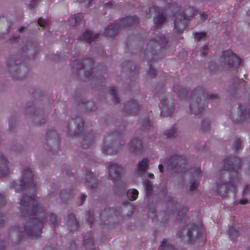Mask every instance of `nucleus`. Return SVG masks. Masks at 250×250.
I'll return each instance as SVG.
<instances>
[{
  "label": "nucleus",
  "mask_w": 250,
  "mask_h": 250,
  "mask_svg": "<svg viewBox=\"0 0 250 250\" xmlns=\"http://www.w3.org/2000/svg\"><path fill=\"white\" fill-rule=\"evenodd\" d=\"M236 182L235 180H233L232 181L231 179L228 182L227 181L224 183H222L221 184H218L217 190L218 192L220 194L226 193L229 191H231L232 189L234 188Z\"/></svg>",
  "instance_id": "13"
},
{
  "label": "nucleus",
  "mask_w": 250,
  "mask_h": 250,
  "mask_svg": "<svg viewBox=\"0 0 250 250\" xmlns=\"http://www.w3.org/2000/svg\"><path fill=\"white\" fill-rule=\"evenodd\" d=\"M93 213L89 212L87 215L86 217V221L88 223L92 224L93 223Z\"/></svg>",
  "instance_id": "42"
},
{
  "label": "nucleus",
  "mask_w": 250,
  "mask_h": 250,
  "mask_svg": "<svg viewBox=\"0 0 250 250\" xmlns=\"http://www.w3.org/2000/svg\"><path fill=\"white\" fill-rule=\"evenodd\" d=\"M160 107L162 109L161 115L163 117L165 116V114L168 115L171 114L173 108L172 106L169 105V101L167 99H164L161 101Z\"/></svg>",
  "instance_id": "20"
},
{
  "label": "nucleus",
  "mask_w": 250,
  "mask_h": 250,
  "mask_svg": "<svg viewBox=\"0 0 250 250\" xmlns=\"http://www.w3.org/2000/svg\"><path fill=\"white\" fill-rule=\"evenodd\" d=\"M23 178L24 188L30 190L31 191L33 190L35 184L33 182L32 175L29 169L24 170Z\"/></svg>",
  "instance_id": "12"
},
{
  "label": "nucleus",
  "mask_w": 250,
  "mask_h": 250,
  "mask_svg": "<svg viewBox=\"0 0 250 250\" xmlns=\"http://www.w3.org/2000/svg\"><path fill=\"white\" fill-rule=\"evenodd\" d=\"M88 74H87V73L86 72H84V75L86 76V77H88L90 74V72L89 71H88L87 72Z\"/></svg>",
  "instance_id": "60"
},
{
  "label": "nucleus",
  "mask_w": 250,
  "mask_h": 250,
  "mask_svg": "<svg viewBox=\"0 0 250 250\" xmlns=\"http://www.w3.org/2000/svg\"><path fill=\"white\" fill-rule=\"evenodd\" d=\"M208 48L207 46H203L201 49L202 55H206L208 53Z\"/></svg>",
  "instance_id": "44"
},
{
  "label": "nucleus",
  "mask_w": 250,
  "mask_h": 250,
  "mask_svg": "<svg viewBox=\"0 0 250 250\" xmlns=\"http://www.w3.org/2000/svg\"><path fill=\"white\" fill-rule=\"evenodd\" d=\"M114 4L115 3L114 1H109L106 4V7L108 8H113L114 6Z\"/></svg>",
  "instance_id": "48"
},
{
  "label": "nucleus",
  "mask_w": 250,
  "mask_h": 250,
  "mask_svg": "<svg viewBox=\"0 0 250 250\" xmlns=\"http://www.w3.org/2000/svg\"><path fill=\"white\" fill-rule=\"evenodd\" d=\"M143 127L144 129H147L149 126V121L148 119H145L142 122Z\"/></svg>",
  "instance_id": "40"
},
{
  "label": "nucleus",
  "mask_w": 250,
  "mask_h": 250,
  "mask_svg": "<svg viewBox=\"0 0 250 250\" xmlns=\"http://www.w3.org/2000/svg\"><path fill=\"white\" fill-rule=\"evenodd\" d=\"M84 123L79 119L76 118L72 120L68 127L69 132H72L74 135H78L83 129Z\"/></svg>",
  "instance_id": "11"
},
{
  "label": "nucleus",
  "mask_w": 250,
  "mask_h": 250,
  "mask_svg": "<svg viewBox=\"0 0 250 250\" xmlns=\"http://www.w3.org/2000/svg\"><path fill=\"white\" fill-rule=\"evenodd\" d=\"M15 64L14 62H10L9 71H10V72L11 74V75L13 76V77L14 78H15V79H16L17 78L16 74H15V72H16L18 70V69L21 68V67H17V68H14V67L15 66Z\"/></svg>",
  "instance_id": "29"
},
{
  "label": "nucleus",
  "mask_w": 250,
  "mask_h": 250,
  "mask_svg": "<svg viewBox=\"0 0 250 250\" xmlns=\"http://www.w3.org/2000/svg\"><path fill=\"white\" fill-rule=\"evenodd\" d=\"M247 15L249 17V18L248 19V24L250 26V10L247 12Z\"/></svg>",
  "instance_id": "55"
},
{
  "label": "nucleus",
  "mask_w": 250,
  "mask_h": 250,
  "mask_svg": "<svg viewBox=\"0 0 250 250\" xmlns=\"http://www.w3.org/2000/svg\"><path fill=\"white\" fill-rule=\"evenodd\" d=\"M61 198L63 201H66L69 197L68 194L65 191H62L61 193Z\"/></svg>",
  "instance_id": "39"
},
{
  "label": "nucleus",
  "mask_w": 250,
  "mask_h": 250,
  "mask_svg": "<svg viewBox=\"0 0 250 250\" xmlns=\"http://www.w3.org/2000/svg\"><path fill=\"white\" fill-rule=\"evenodd\" d=\"M207 34L204 32H200L195 33L194 38L198 41L205 40L206 38Z\"/></svg>",
  "instance_id": "28"
},
{
  "label": "nucleus",
  "mask_w": 250,
  "mask_h": 250,
  "mask_svg": "<svg viewBox=\"0 0 250 250\" xmlns=\"http://www.w3.org/2000/svg\"><path fill=\"white\" fill-rule=\"evenodd\" d=\"M195 10L192 7L187 9L184 15H179L176 17L174 21L175 32H180L185 27L186 21L189 20L190 18L194 14Z\"/></svg>",
  "instance_id": "6"
},
{
  "label": "nucleus",
  "mask_w": 250,
  "mask_h": 250,
  "mask_svg": "<svg viewBox=\"0 0 250 250\" xmlns=\"http://www.w3.org/2000/svg\"><path fill=\"white\" fill-rule=\"evenodd\" d=\"M187 210L186 208H183L180 210H177L176 213L179 217L178 219H180L181 216H184L186 214Z\"/></svg>",
  "instance_id": "35"
},
{
  "label": "nucleus",
  "mask_w": 250,
  "mask_h": 250,
  "mask_svg": "<svg viewBox=\"0 0 250 250\" xmlns=\"http://www.w3.org/2000/svg\"><path fill=\"white\" fill-rule=\"evenodd\" d=\"M88 143V140L87 139H85L84 141H83V147L85 148V149H86L87 148V146H85L87 143Z\"/></svg>",
  "instance_id": "52"
},
{
  "label": "nucleus",
  "mask_w": 250,
  "mask_h": 250,
  "mask_svg": "<svg viewBox=\"0 0 250 250\" xmlns=\"http://www.w3.org/2000/svg\"><path fill=\"white\" fill-rule=\"evenodd\" d=\"M101 219L102 221H104V212H102L101 213Z\"/></svg>",
  "instance_id": "59"
},
{
  "label": "nucleus",
  "mask_w": 250,
  "mask_h": 250,
  "mask_svg": "<svg viewBox=\"0 0 250 250\" xmlns=\"http://www.w3.org/2000/svg\"><path fill=\"white\" fill-rule=\"evenodd\" d=\"M249 191V186H246L245 187L244 189V193H246Z\"/></svg>",
  "instance_id": "54"
},
{
  "label": "nucleus",
  "mask_w": 250,
  "mask_h": 250,
  "mask_svg": "<svg viewBox=\"0 0 250 250\" xmlns=\"http://www.w3.org/2000/svg\"><path fill=\"white\" fill-rule=\"evenodd\" d=\"M139 109L138 103L134 100L128 102L125 106V112L128 113L129 115L135 116Z\"/></svg>",
  "instance_id": "16"
},
{
  "label": "nucleus",
  "mask_w": 250,
  "mask_h": 250,
  "mask_svg": "<svg viewBox=\"0 0 250 250\" xmlns=\"http://www.w3.org/2000/svg\"><path fill=\"white\" fill-rule=\"evenodd\" d=\"M37 24L40 27H45L47 24V21L42 18L39 19Z\"/></svg>",
  "instance_id": "38"
},
{
  "label": "nucleus",
  "mask_w": 250,
  "mask_h": 250,
  "mask_svg": "<svg viewBox=\"0 0 250 250\" xmlns=\"http://www.w3.org/2000/svg\"><path fill=\"white\" fill-rule=\"evenodd\" d=\"M249 170L250 172V167L249 168Z\"/></svg>",
  "instance_id": "64"
},
{
  "label": "nucleus",
  "mask_w": 250,
  "mask_h": 250,
  "mask_svg": "<svg viewBox=\"0 0 250 250\" xmlns=\"http://www.w3.org/2000/svg\"><path fill=\"white\" fill-rule=\"evenodd\" d=\"M177 235L179 238H184L185 237L184 232L182 230H179L178 231Z\"/></svg>",
  "instance_id": "45"
},
{
  "label": "nucleus",
  "mask_w": 250,
  "mask_h": 250,
  "mask_svg": "<svg viewBox=\"0 0 250 250\" xmlns=\"http://www.w3.org/2000/svg\"><path fill=\"white\" fill-rule=\"evenodd\" d=\"M202 126H203V127L205 128L204 129V131H206V129H208V127H209V125H208V121H204L203 122Z\"/></svg>",
  "instance_id": "46"
},
{
  "label": "nucleus",
  "mask_w": 250,
  "mask_h": 250,
  "mask_svg": "<svg viewBox=\"0 0 250 250\" xmlns=\"http://www.w3.org/2000/svg\"><path fill=\"white\" fill-rule=\"evenodd\" d=\"M200 168H194L190 170L189 173L191 174V179L192 181L190 182L189 189L192 191L195 190L199 185V180L201 177Z\"/></svg>",
  "instance_id": "10"
},
{
  "label": "nucleus",
  "mask_w": 250,
  "mask_h": 250,
  "mask_svg": "<svg viewBox=\"0 0 250 250\" xmlns=\"http://www.w3.org/2000/svg\"><path fill=\"white\" fill-rule=\"evenodd\" d=\"M86 195H85V194H82L81 196V198L82 202H83L84 201H85L86 199Z\"/></svg>",
  "instance_id": "56"
},
{
  "label": "nucleus",
  "mask_w": 250,
  "mask_h": 250,
  "mask_svg": "<svg viewBox=\"0 0 250 250\" xmlns=\"http://www.w3.org/2000/svg\"><path fill=\"white\" fill-rule=\"evenodd\" d=\"M186 161L180 156L171 157L167 163V167L175 172H183L186 168Z\"/></svg>",
  "instance_id": "7"
},
{
  "label": "nucleus",
  "mask_w": 250,
  "mask_h": 250,
  "mask_svg": "<svg viewBox=\"0 0 250 250\" xmlns=\"http://www.w3.org/2000/svg\"><path fill=\"white\" fill-rule=\"evenodd\" d=\"M94 61L92 59H85L83 63L80 62V60H75L73 65V67L74 69L81 70L82 69L87 70L91 69L92 65L93 64Z\"/></svg>",
  "instance_id": "14"
},
{
  "label": "nucleus",
  "mask_w": 250,
  "mask_h": 250,
  "mask_svg": "<svg viewBox=\"0 0 250 250\" xmlns=\"http://www.w3.org/2000/svg\"><path fill=\"white\" fill-rule=\"evenodd\" d=\"M217 96L214 94H208L207 96L208 99H215L217 98Z\"/></svg>",
  "instance_id": "47"
},
{
  "label": "nucleus",
  "mask_w": 250,
  "mask_h": 250,
  "mask_svg": "<svg viewBox=\"0 0 250 250\" xmlns=\"http://www.w3.org/2000/svg\"><path fill=\"white\" fill-rule=\"evenodd\" d=\"M207 15L205 13L200 14L201 20H202L203 21H205L207 20Z\"/></svg>",
  "instance_id": "49"
},
{
  "label": "nucleus",
  "mask_w": 250,
  "mask_h": 250,
  "mask_svg": "<svg viewBox=\"0 0 250 250\" xmlns=\"http://www.w3.org/2000/svg\"><path fill=\"white\" fill-rule=\"evenodd\" d=\"M149 74L150 75H154L155 74V70L152 69L151 67H150Z\"/></svg>",
  "instance_id": "51"
},
{
  "label": "nucleus",
  "mask_w": 250,
  "mask_h": 250,
  "mask_svg": "<svg viewBox=\"0 0 250 250\" xmlns=\"http://www.w3.org/2000/svg\"><path fill=\"white\" fill-rule=\"evenodd\" d=\"M198 98H197V102H192L190 105L191 111L195 114L200 113L203 110L204 105L202 102L200 100V103L197 102Z\"/></svg>",
  "instance_id": "23"
},
{
  "label": "nucleus",
  "mask_w": 250,
  "mask_h": 250,
  "mask_svg": "<svg viewBox=\"0 0 250 250\" xmlns=\"http://www.w3.org/2000/svg\"><path fill=\"white\" fill-rule=\"evenodd\" d=\"M138 18L136 16L126 17L122 19L118 23L115 22L114 24L109 25L105 30V35L109 37H113L118 33V30L121 27H124L127 25H131L138 22Z\"/></svg>",
  "instance_id": "3"
},
{
  "label": "nucleus",
  "mask_w": 250,
  "mask_h": 250,
  "mask_svg": "<svg viewBox=\"0 0 250 250\" xmlns=\"http://www.w3.org/2000/svg\"><path fill=\"white\" fill-rule=\"evenodd\" d=\"M50 220L52 224L54 225H58L59 224V221L57 219V216L54 214H51Z\"/></svg>",
  "instance_id": "34"
},
{
  "label": "nucleus",
  "mask_w": 250,
  "mask_h": 250,
  "mask_svg": "<svg viewBox=\"0 0 250 250\" xmlns=\"http://www.w3.org/2000/svg\"><path fill=\"white\" fill-rule=\"evenodd\" d=\"M176 130L175 128H170V129L167 130L166 132V135L168 137H174L176 134Z\"/></svg>",
  "instance_id": "32"
},
{
  "label": "nucleus",
  "mask_w": 250,
  "mask_h": 250,
  "mask_svg": "<svg viewBox=\"0 0 250 250\" xmlns=\"http://www.w3.org/2000/svg\"><path fill=\"white\" fill-rule=\"evenodd\" d=\"M149 160L146 158L139 161L137 167V172L145 173L149 167Z\"/></svg>",
  "instance_id": "22"
},
{
  "label": "nucleus",
  "mask_w": 250,
  "mask_h": 250,
  "mask_svg": "<svg viewBox=\"0 0 250 250\" xmlns=\"http://www.w3.org/2000/svg\"><path fill=\"white\" fill-rule=\"evenodd\" d=\"M138 191L135 189H130L127 192V196L130 201H135L138 198Z\"/></svg>",
  "instance_id": "24"
},
{
  "label": "nucleus",
  "mask_w": 250,
  "mask_h": 250,
  "mask_svg": "<svg viewBox=\"0 0 250 250\" xmlns=\"http://www.w3.org/2000/svg\"><path fill=\"white\" fill-rule=\"evenodd\" d=\"M240 204L244 205L248 204V201L247 199H241L239 201Z\"/></svg>",
  "instance_id": "50"
},
{
  "label": "nucleus",
  "mask_w": 250,
  "mask_h": 250,
  "mask_svg": "<svg viewBox=\"0 0 250 250\" xmlns=\"http://www.w3.org/2000/svg\"><path fill=\"white\" fill-rule=\"evenodd\" d=\"M30 0V1H31V2H35L37 0Z\"/></svg>",
  "instance_id": "63"
},
{
  "label": "nucleus",
  "mask_w": 250,
  "mask_h": 250,
  "mask_svg": "<svg viewBox=\"0 0 250 250\" xmlns=\"http://www.w3.org/2000/svg\"><path fill=\"white\" fill-rule=\"evenodd\" d=\"M41 207L35 197H25L21 202V211L24 216H35L30 217L31 224H27L24 228H16V231L21 233V235L31 236L32 239L39 237L41 234V227L43 221Z\"/></svg>",
  "instance_id": "1"
},
{
  "label": "nucleus",
  "mask_w": 250,
  "mask_h": 250,
  "mask_svg": "<svg viewBox=\"0 0 250 250\" xmlns=\"http://www.w3.org/2000/svg\"><path fill=\"white\" fill-rule=\"evenodd\" d=\"M93 239L90 235H85L83 239V243L86 246H91L93 244Z\"/></svg>",
  "instance_id": "27"
},
{
  "label": "nucleus",
  "mask_w": 250,
  "mask_h": 250,
  "mask_svg": "<svg viewBox=\"0 0 250 250\" xmlns=\"http://www.w3.org/2000/svg\"><path fill=\"white\" fill-rule=\"evenodd\" d=\"M160 250H174V249L172 245L167 241L164 240L162 242Z\"/></svg>",
  "instance_id": "26"
},
{
  "label": "nucleus",
  "mask_w": 250,
  "mask_h": 250,
  "mask_svg": "<svg viewBox=\"0 0 250 250\" xmlns=\"http://www.w3.org/2000/svg\"><path fill=\"white\" fill-rule=\"evenodd\" d=\"M85 7H88L93 0H80Z\"/></svg>",
  "instance_id": "41"
},
{
  "label": "nucleus",
  "mask_w": 250,
  "mask_h": 250,
  "mask_svg": "<svg viewBox=\"0 0 250 250\" xmlns=\"http://www.w3.org/2000/svg\"><path fill=\"white\" fill-rule=\"evenodd\" d=\"M146 188L148 192H150L151 190V185L148 181L146 182Z\"/></svg>",
  "instance_id": "43"
},
{
  "label": "nucleus",
  "mask_w": 250,
  "mask_h": 250,
  "mask_svg": "<svg viewBox=\"0 0 250 250\" xmlns=\"http://www.w3.org/2000/svg\"><path fill=\"white\" fill-rule=\"evenodd\" d=\"M158 219L163 223H166L168 220V217L165 212H162Z\"/></svg>",
  "instance_id": "33"
},
{
  "label": "nucleus",
  "mask_w": 250,
  "mask_h": 250,
  "mask_svg": "<svg viewBox=\"0 0 250 250\" xmlns=\"http://www.w3.org/2000/svg\"><path fill=\"white\" fill-rule=\"evenodd\" d=\"M158 168L160 172H163L164 170V167L162 164H159L158 166Z\"/></svg>",
  "instance_id": "53"
},
{
  "label": "nucleus",
  "mask_w": 250,
  "mask_h": 250,
  "mask_svg": "<svg viewBox=\"0 0 250 250\" xmlns=\"http://www.w3.org/2000/svg\"><path fill=\"white\" fill-rule=\"evenodd\" d=\"M241 161L239 158L232 157L226 160L224 162L225 171L223 173V178L226 179L229 174L227 170L235 171L241 166Z\"/></svg>",
  "instance_id": "8"
},
{
  "label": "nucleus",
  "mask_w": 250,
  "mask_h": 250,
  "mask_svg": "<svg viewBox=\"0 0 250 250\" xmlns=\"http://www.w3.org/2000/svg\"><path fill=\"white\" fill-rule=\"evenodd\" d=\"M128 148L130 151L136 154L140 153L143 148L142 142L140 140L134 138L130 141Z\"/></svg>",
  "instance_id": "17"
},
{
  "label": "nucleus",
  "mask_w": 250,
  "mask_h": 250,
  "mask_svg": "<svg viewBox=\"0 0 250 250\" xmlns=\"http://www.w3.org/2000/svg\"><path fill=\"white\" fill-rule=\"evenodd\" d=\"M98 37V34H94L90 31L86 30L82 35L79 37L78 39L80 41H85L88 43H91L92 41L96 40Z\"/></svg>",
  "instance_id": "18"
},
{
  "label": "nucleus",
  "mask_w": 250,
  "mask_h": 250,
  "mask_svg": "<svg viewBox=\"0 0 250 250\" xmlns=\"http://www.w3.org/2000/svg\"><path fill=\"white\" fill-rule=\"evenodd\" d=\"M2 162L3 164H6V163L7 162V160L4 158H2Z\"/></svg>",
  "instance_id": "58"
},
{
  "label": "nucleus",
  "mask_w": 250,
  "mask_h": 250,
  "mask_svg": "<svg viewBox=\"0 0 250 250\" xmlns=\"http://www.w3.org/2000/svg\"><path fill=\"white\" fill-rule=\"evenodd\" d=\"M87 104H88V106H91L92 104H93V103H91V102H89L87 103Z\"/></svg>",
  "instance_id": "61"
},
{
  "label": "nucleus",
  "mask_w": 250,
  "mask_h": 250,
  "mask_svg": "<svg viewBox=\"0 0 250 250\" xmlns=\"http://www.w3.org/2000/svg\"><path fill=\"white\" fill-rule=\"evenodd\" d=\"M167 43V41L165 37L158 36L156 33L153 34L151 40L147 45L145 58L148 61L162 59L163 56L160 54L161 47H164Z\"/></svg>",
  "instance_id": "2"
},
{
  "label": "nucleus",
  "mask_w": 250,
  "mask_h": 250,
  "mask_svg": "<svg viewBox=\"0 0 250 250\" xmlns=\"http://www.w3.org/2000/svg\"><path fill=\"white\" fill-rule=\"evenodd\" d=\"M229 235L233 239L238 235V231L234 228L231 227L229 229Z\"/></svg>",
  "instance_id": "31"
},
{
  "label": "nucleus",
  "mask_w": 250,
  "mask_h": 250,
  "mask_svg": "<svg viewBox=\"0 0 250 250\" xmlns=\"http://www.w3.org/2000/svg\"><path fill=\"white\" fill-rule=\"evenodd\" d=\"M85 180V184L87 188H94L97 187V180L93 177L91 171H87Z\"/></svg>",
  "instance_id": "21"
},
{
  "label": "nucleus",
  "mask_w": 250,
  "mask_h": 250,
  "mask_svg": "<svg viewBox=\"0 0 250 250\" xmlns=\"http://www.w3.org/2000/svg\"><path fill=\"white\" fill-rule=\"evenodd\" d=\"M202 230L199 229L194 224H189L187 226L186 230V240L189 243L194 244L199 243L202 237Z\"/></svg>",
  "instance_id": "5"
},
{
  "label": "nucleus",
  "mask_w": 250,
  "mask_h": 250,
  "mask_svg": "<svg viewBox=\"0 0 250 250\" xmlns=\"http://www.w3.org/2000/svg\"><path fill=\"white\" fill-rule=\"evenodd\" d=\"M240 107L241 114L239 116V118L237 119V120L238 122H241V121H243L246 117V114L245 113V112H244L242 111V109L241 108L242 106H240Z\"/></svg>",
  "instance_id": "37"
},
{
  "label": "nucleus",
  "mask_w": 250,
  "mask_h": 250,
  "mask_svg": "<svg viewBox=\"0 0 250 250\" xmlns=\"http://www.w3.org/2000/svg\"><path fill=\"white\" fill-rule=\"evenodd\" d=\"M110 94L113 96L112 100L113 102L116 103L119 102V98L117 97V89L115 87H111L109 89Z\"/></svg>",
  "instance_id": "25"
},
{
  "label": "nucleus",
  "mask_w": 250,
  "mask_h": 250,
  "mask_svg": "<svg viewBox=\"0 0 250 250\" xmlns=\"http://www.w3.org/2000/svg\"><path fill=\"white\" fill-rule=\"evenodd\" d=\"M248 115H249V117L250 118V109L248 111Z\"/></svg>",
  "instance_id": "62"
},
{
  "label": "nucleus",
  "mask_w": 250,
  "mask_h": 250,
  "mask_svg": "<svg viewBox=\"0 0 250 250\" xmlns=\"http://www.w3.org/2000/svg\"><path fill=\"white\" fill-rule=\"evenodd\" d=\"M222 59L225 65L238 66L240 64V60L235 54L230 50L224 52Z\"/></svg>",
  "instance_id": "9"
},
{
  "label": "nucleus",
  "mask_w": 250,
  "mask_h": 250,
  "mask_svg": "<svg viewBox=\"0 0 250 250\" xmlns=\"http://www.w3.org/2000/svg\"><path fill=\"white\" fill-rule=\"evenodd\" d=\"M114 137L108 136L104 140L102 147V152L106 155H115L120 149L121 143L116 141L113 143Z\"/></svg>",
  "instance_id": "4"
},
{
  "label": "nucleus",
  "mask_w": 250,
  "mask_h": 250,
  "mask_svg": "<svg viewBox=\"0 0 250 250\" xmlns=\"http://www.w3.org/2000/svg\"><path fill=\"white\" fill-rule=\"evenodd\" d=\"M158 12V16L156 20L155 21L156 25H160L162 24L165 20V16L163 13H160L159 8L158 7H152L149 9V12L152 15L153 13H156ZM152 15H150L149 17H151Z\"/></svg>",
  "instance_id": "19"
},
{
  "label": "nucleus",
  "mask_w": 250,
  "mask_h": 250,
  "mask_svg": "<svg viewBox=\"0 0 250 250\" xmlns=\"http://www.w3.org/2000/svg\"><path fill=\"white\" fill-rule=\"evenodd\" d=\"M233 147L236 151L242 149V141L240 139H236L233 144Z\"/></svg>",
  "instance_id": "30"
},
{
  "label": "nucleus",
  "mask_w": 250,
  "mask_h": 250,
  "mask_svg": "<svg viewBox=\"0 0 250 250\" xmlns=\"http://www.w3.org/2000/svg\"><path fill=\"white\" fill-rule=\"evenodd\" d=\"M147 176L150 179H153L154 178V175L152 173H147Z\"/></svg>",
  "instance_id": "57"
},
{
  "label": "nucleus",
  "mask_w": 250,
  "mask_h": 250,
  "mask_svg": "<svg viewBox=\"0 0 250 250\" xmlns=\"http://www.w3.org/2000/svg\"><path fill=\"white\" fill-rule=\"evenodd\" d=\"M109 175L113 181L118 179L120 177L121 172V167L115 164L111 163L109 165Z\"/></svg>",
  "instance_id": "15"
},
{
  "label": "nucleus",
  "mask_w": 250,
  "mask_h": 250,
  "mask_svg": "<svg viewBox=\"0 0 250 250\" xmlns=\"http://www.w3.org/2000/svg\"><path fill=\"white\" fill-rule=\"evenodd\" d=\"M83 19V15L81 14H78L74 16L75 23L78 24L80 22L82 21Z\"/></svg>",
  "instance_id": "36"
}]
</instances>
